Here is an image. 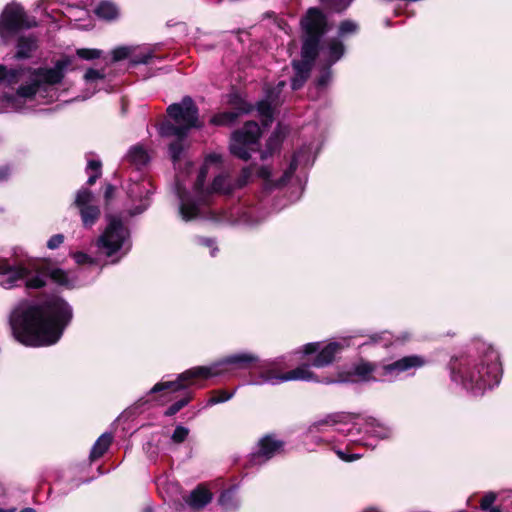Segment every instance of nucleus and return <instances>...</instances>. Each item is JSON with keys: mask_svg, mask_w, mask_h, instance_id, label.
I'll list each match as a JSON object with an SVG mask.
<instances>
[{"mask_svg": "<svg viewBox=\"0 0 512 512\" xmlns=\"http://www.w3.org/2000/svg\"><path fill=\"white\" fill-rule=\"evenodd\" d=\"M104 79H105V73L103 71L92 69V68L88 69L86 71V73L84 74V80L87 85L92 87V91L89 94L84 95L82 97V99H87V98L91 97L97 90V83L99 81H104Z\"/></svg>", "mask_w": 512, "mask_h": 512, "instance_id": "nucleus-30", "label": "nucleus"}, {"mask_svg": "<svg viewBox=\"0 0 512 512\" xmlns=\"http://www.w3.org/2000/svg\"><path fill=\"white\" fill-rule=\"evenodd\" d=\"M191 399H192V394L188 393L185 397H183L182 399L176 401L170 407H168V409L165 411V415L166 416H173V415H175L183 407H185L190 402Z\"/></svg>", "mask_w": 512, "mask_h": 512, "instance_id": "nucleus-37", "label": "nucleus"}, {"mask_svg": "<svg viewBox=\"0 0 512 512\" xmlns=\"http://www.w3.org/2000/svg\"><path fill=\"white\" fill-rule=\"evenodd\" d=\"M497 500V495L494 492L486 493L480 502L482 512H502L499 506L494 505Z\"/></svg>", "mask_w": 512, "mask_h": 512, "instance_id": "nucleus-33", "label": "nucleus"}, {"mask_svg": "<svg viewBox=\"0 0 512 512\" xmlns=\"http://www.w3.org/2000/svg\"><path fill=\"white\" fill-rule=\"evenodd\" d=\"M450 369L452 380L475 395L497 385L501 377L498 354L489 346L484 347L482 355L453 358Z\"/></svg>", "mask_w": 512, "mask_h": 512, "instance_id": "nucleus-6", "label": "nucleus"}, {"mask_svg": "<svg viewBox=\"0 0 512 512\" xmlns=\"http://www.w3.org/2000/svg\"><path fill=\"white\" fill-rule=\"evenodd\" d=\"M128 160L135 165L137 168H141L145 166L149 160V154L142 146H134L132 147L128 154H127Z\"/></svg>", "mask_w": 512, "mask_h": 512, "instance_id": "nucleus-28", "label": "nucleus"}, {"mask_svg": "<svg viewBox=\"0 0 512 512\" xmlns=\"http://www.w3.org/2000/svg\"><path fill=\"white\" fill-rule=\"evenodd\" d=\"M199 244L211 248L210 255L214 257L217 252V247L214 245V241L209 238H200Z\"/></svg>", "mask_w": 512, "mask_h": 512, "instance_id": "nucleus-48", "label": "nucleus"}, {"mask_svg": "<svg viewBox=\"0 0 512 512\" xmlns=\"http://www.w3.org/2000/svg\"><path fill=\"white\" fill-rule=\"evenodd\" d=\"M153 57L154 55L150 50H144L140 51L139 53H134V49L132 48L131 64H147Z\"/></svg>", "mask_w": 512, "mask_h": 512, "instance_id": "nucleus-36", "label": "nucleus"}, {"mask_svg": "<svg viewBox=\"0 0 512 512\" xmlns=\"http://www.w3.org/2000/svg\"><path fill=\"white\" fill-rule=\"evenodd\" d=\"M365 433L378 438L387 439L392 435V429L374 418L365 420Z\"/></svg>", "mask_w": 512, "mask_h": 512, "instance_id": "nucleus-26", "label": "nucleus"}, {"mask_svg": "<svg viewBox=\"0 0 512 512\" xmlns=\"http://www.w3.org/2000/svg\"><path fill=\"white\" fill-rule=\"evenodd\" d=\"M281 139H282V135L278 129L269 138V140L267 142V151L262 153V155H261L262 159H265L268 155L272 154V152L279 147Z\"/></svg>", "mask_w": 512, "mask_h": 512, "instance_id": "nucleus-35", "label": "nucleus"}, {"mask_svg": "<svg viewBox=\"0 0 512 512\" xmlns=\"http://www.w3.org/2000/svg\"><path fill=\"white\" fill-rule=\"evenodd\" d=\"M64 242V235L63 234H55L49 238L47 241V247L50 250H55L59 248Z\"/></svg>", "mask_w": 512, "mask_h": 512, "instance_id": "nucleus-46", "label": "nucleus"}, {"mask_svg": "<svg viewBox=\"0 0 512 512\" xmlns=\"http://www.w3.org/2000/svg\"><path fill=\"white\" fill-rule=\"evenodd\" d=\"M233 395V392L219 391L211 398H209V400L207 401V406H213L218 403L226 402L230 400L233 397Z\"/></svg>", "mask_w": 512, "mask_h": 512, "instance_id": "nucleus-42", "label": "nucleus"}, {"mask_svg": "<svg viewBox=\"0 0 512 512\" xmlns=\"http://www.w3.org/2000/svg\"><path fill=\"white\" fill-rule=\"evenodd\" d=\"M115 188L113 185L108 184L104 191V197L108 201L114 194Z\"/></svg>", "mask_w": 512, "mask_h": 512, "instance_id": "nucleus-51", "label": "nucleus"}, {"mask_svg": "<svg viewBox=\"0 0 512 512\" xmlns=\"http://www.w3.org/2000/svg\"><path fill=\"white\" fill-rule=\"evenodd\" d=\"M81 269L63 270L50 268L39 261H27L11 264L8 261L0 262V286L11 289L23 281L28 289H39L45 286L50 278L55 284L67 289L78 287L82 284L79 279Z\"/></svg>", "mask_w": 512, "mask_h": 512, "instance_id": "nucleus-5", "label": "nucleus"}, {"mask_svg": "<svg viewBox=\"0 0 512 512\" xmlns=\"http://www.w3.org/2000/svg\"><path fill=\"white\" fill-rule=\"evenodd\" d=\"M16 509L15 508H10V509H1L0 508V512H15Z\"/></svg>", "mask_w": 512, "mask_h": 512, "instance_id": "nucleus-53", "label": "nucleus"}, {"mask_svg": "<svg viewBox=\"0 0 512 512\" xmlns=\"http://www.w3.org/2000/svg\"><path fill=\"white\" fill-rule=\"evenodd\" d=\"M370 340L372 343H381L384 346H388L394 342V337L390 332L384 331L380 334L370 336Z\"/></svg>", "mask_w": 512, "mask_h": 512, "instance_id": "nucleus-41", "label": "nucleus"}, {"mask_svg": "<svg viewBox=\"0 0 512 512\" xmlns=\"http://www.w3.org/2000/svg\"><path fill=\"white\" fill-rule=\"evenodd\" d=\"M188 435H189V429L182 425H178V426H176V428L171 436V440L174 443L180 444L186 440Z\"/></svg>", "mask_w": 512, "mask_h": 512, "instance_id": "nucleus-44", "label": "nucleus"}, {"mask_svg": "<svg viewBox=\"0 0 512 512\" xmlns=\"http://www.w3.org/2000/svg\"><path fill=\"white\" fill-rule=\"evenodd\" d=\"M409 336L407 334H405L404 336H402L401 338L400 337H397L396 340H401V341H405L406 339H408Z\"/></svg>", "mask_w": 512, "mask_h": 512, "instance_id": "nucleus-54", "label": "nucleus"}, {"mask_svg": "<svg viewBox=\"0 0 512 512\" xmlns=\"http://www.w3.org/2000/svg\"><path fill=\"white\" fill-rule=\"evenodd\" d=\"M10 173L11 171L8 166H0V182L8 179Z\"/></svg>", "mask_w": 512, "mask_h": 512, "instance_id": "nucleus-50", "label": "nucleus"}, {"mask_svg": "<svg viewBox=\"0 0 512 512\" xmlns=\"http://www.w3.org/2000/svg\"><path fill=\"white\" fill-rule=\"evenodd\" d=\"M76 55L83 60H93L100 58L102 51L93 48H79L76 50Z\"/></svg>", "mask_w": 512, "mask_h": 512, "instance_id": "nucleus-38", "label": "nucleus"}, {"mask_svg": "<svg viewBox=\"0 0 512 512\" xmlns=\"http://www.w3.org/2000/svg\"><path fill=\"white\" fill-rule=\"evenodd\" d=\"M358 25L351 20H345L341 22L339 26L338 34L340 37H346L348 35L354 34L357 32Z\"/></svg>", "mask_w": 512, "mask_h": 512, "instance_id": "nucleus-39", "label": "nucleus"}, {"mask_svg": "<svg viewBox=\"0 0 512 512\" xmlns=\"http://www.w3.org/2000/svg\"><path fill=\"white\" fill-rule=\"evenodd\" d=\"M355 417L352 414L339 412L325 415L322 418H319L313 421L307 427V435L313 436L319 432H326L332 427H336L338 425H346L353 422Z\"/></svg>", "mask_w": 512, "mask_h": 512, "instance_id": "nucleus-19", "label": "nucleus"}, {"mask_svg": "<svg viewBox=\"0 0 512 512\" xmlns=\"http://www.w3.org/2000/svg\"><path fill=\"white\" fill-rule=\"evenodd\" d=\"M257 175L258 177L264 179L265 181H267L268 183L271 182V176H272V172L270 170L269 167H260L258 170H257Z\"/></svg>", "mask_w": 512, "mask_h": 512, "instance_id": "nucleus-49", "label": "nucleus"}, {"mask_svg": "<svg viewBox=\"0 0 512 512\" xmlns=\"http://www.w3.org/2000/svg\"><path fill=\"white\" fill-rule=\"evenodd\" d=\"M72 318L71 305L60 296L49 295L20 300L9 314V325L23 345L50 346L60 340Z\"/></svg>", "mask_w": 512, "mask_h": 512, "instance_id": "nucleus-1", "label": "nucleus"}, {"mask_svg": "<svg viewBox=\"0 0 512 512\" xmlns=\"http://www.w3.org/2000/svg\"><path fill=\"white\" fill-rule=\"evenodd\" d=\"M338 457L340 459H342L343 461H346V462H352L354 460H357L359 458H361V454H347L346 452L342 451V450H337L336 451Z\"/></svg>", "mask_w": 512, "mask_h": 512, "instance_id": "nucleus-47", "label": "nucleus"}, {"mask_svg": "<svg viewBox=\"0 0 512 512\" xmlns=\"http://www.w3.org/2000/svg\"><path fill=\"white\" fill-rule=\"evenodd\" d=\"M38 40L33 34L23 35L18 38L17 51L15 58L27 59L30 58L33 51L37 49Z\"/></svg>", "mask_w": 512, "mask_h": 512, "instance_id": "nucleus-24", "label": "nucleus"}, {"mask_svg": "<svg viewBox=\"0 0 512 512\" xmlns=\"http://www.w3.org/2000/svg\"><path fill=\"white\" fill-rule=\"evenodd\" d=\"M212 500V493L204 486L199 485L185 498V502L192 510H200Z\"/></svg>", "mask_w": 512, "mask_h": 512, "instance_id": "nucleus-22", "label": "nucleus"}, {"mask_svg": "<svg viewBox=\"0 0 512 512\" xmlns=\"http://www.w3.org/2000/svg\"><path fill=\"white\" fill-rule=\"evenodd\" d=\"M252 174L253 169L251 167H245L242 169L241 174L234 183L231 182L227 175L220 174L215 177L211 188L215 192L224 194L231 193L233 190L245 186L251 179Z\"/></svg>", "mask_w": 512, "mask_h": 512, "instance_id": "nucleus-20", "label": "nucleus"}, {"mask_svg": "<svg viewBox=\"0 0 512 512\" xmlns=\"http://www.w3.org/2000/svg\"><path fill=\"white\" fill-rule=\"evenodd\" d=\"M337 430L340 432H344V429H341V428H337Z\"/></svg>", "mask_w": 512, "mask_h": 512, "instance_id": "nucleus-57", "label": "nucleus"}, {"mask_svg": "<svg viewBox=\"0 0 512 512\" xmlns=\"http://www.w3.org/2000/svg\"><path fill=\"white\" fill-rule=\"evenodd\" d=\"M352 338L353 337H341L324 346H321L320 342L307 343L301 348V352L304 355L316 353L309 366L324 368L331 365L335 361L336 356L351 345Z\"/></svg>", "mask_w": 512, "mask_h": 512, "instance_id": "nucleus-12", "label": "nucleus"}, {"mask_svg": "<svg viewBox=\"0 0 512 512\" xmlns=\"http://www.w3.org/2000/svg\"><path fill=\"white\" fill-rule=\"evenodd\" d=\"M302 48L301 59L293 61L295 75L292 78V90H298L309 77L315 61L323 66L317 78L316 85L324 89L330 83L332 72L330 67L344 55L343 43L337 38L323 40V35L329 30L325 15L318 8H310L301 19Z\"/></svg>", "mask_w": 512, "mask_h": 512, "instance_id": "nucleus-3", "label": "nucleus"}, {"mask_svg": "<svg viewBox=\"0 0 512 512\" xmlns=\"http://www.w3.org/2000/svg\"><path fill=\"white\" fill-rule=\"evenodd\" d=\"M74 205L79 211L84 228H92L101 216V209L95 195L87 188H81L75 197Z\"/></svg>", "mask_w": 512, "mask_h": 512, "instance_id": "nucleus-16", "label": "nucleus"}, {"mask_svg": "<svg viewBox=\"0 0 512 512\" xmlns=\"http://www.w3.org/2000/svg\"><path fill=\"white\" fill-rule=\"evenodd\" d=\"M70 256L74 259V261L78 265H93L96 263L95 259L88 255L87 253L77 251L70 253Z\"/></svg>", "mask_w": 512, "mask_h": 512, "instance_id": "nucleus-40", "label": "nucleus"}, {"mask_svg": "<svg viewBox=\"0 0 512 512\" xmlns=\"http://www.w3.org/2000/svg\"><path fill=\"white\" fill-rule=\"evenodd\" d=\"M96 16L105 21H114L119 18V7L112 1H101L94 10Z\"/></svg>", "mask_w": 512, "mask_h": 512, "instance_id": "nucleus-27", "label": "nucleus"}, {"mask_svg": "<svg viewBox=\"0 0 512 512\" xmlns=\"http://www.w3.org/2000/svg\"><path fill=\"white\" fill-rule=\"evenodd\" d=\"M112 442V435L109 433L102 434L95 444L93 445L90 453L91 460H95L104 455V453L108 450L109 446Z\"/></svg>", "mask_w": 512, "mask_h": 512, "instance_id": "nucleus-29", "label": "nucleus"}, {"mask_svg": "<svg viewBox=\"0 0 512 512\" xmlns=\"http://www.w3.org/2000/svg\"><path fill=\"white\" fill-rule=\"evenodd\" d=\"M315 157L312 145L303 146L293 155L289 168L284 172L283 176L277 181L275 186L283 185L288 181L299 166H311L314 163Z\"/></svg>", "mask_w": 512, "mask_h": 512, "instance_id": "nucleus-21", "label": "nucleus"}, {"mask_svg": "<svg viewBox=\"0 0 512 512\" xmlns=\"http://www.w3.org/2000/svg\"><path fill=\"white\" fill-rule=\"evenodd\" d=\"M219 504L224 510H235L240 506V499L234 489H229L222 492L219 497Z\"/></svg>", "mask_w": 512, "mask_h": 512, "instance_id": "nucleus-31", "label": "nucleus"}, {"mask_svg": "<svg viewBox=\"0 0 512 512\" xmlns=\"http://www.w3.org/2000/svg\"><path fill=\"white\" fill-rule=\"evenodd\" d=\"M316 442H317V443H321V442H322V439L318 438V439L316 440Z\"/></svg>", "mask_w": 512, "mask_h": 512, "instance_id": "nucleus-56", "label": "nucleus"}, {"mask_svg": "<svg viewBox=\"0 0 512 512\" xmlns=\"http://www.w3.org/2000/svg\"><path fill=\"white\" fill-rule=\"evenodd\" d=\"M252 107L246 103H242L236 110L219 113L212 117L211 122L214 125H231L237 118L245 113H249Z\"/></svg>", "mask_w": 512, "mask_h": 512, "instance_id": "nucleus-23", "label": "nucleus"}, {"mask_svg": "<svg viewBox=\"0 0 512 512\" xmlns=\"http://www.w3.org/2000/svg\"><path fill=\"white\" fill-rule=\"evenodd\" d=\"M257 361L258 356L251 352L230 354L209 366H197L188 369L179 374L176 380L159 382L151 388L150 393L177 392L189 386L196 385L199 379H209L235 370L246 369Z\"/></svg>", "mask_w": 512, "mask_h": 512, "instance_id": "nucleus-7", "label": "nucleus"}, {"mask_svg": "<svg viewBox=\"0 0 512 512\" xmlns=\"http://www.w3.org/2000/svg\"><path fill=\"white\" fill-rule=\"evenodd\" d=\"M221 159V155L217 153L209 154L205 158L194 184L193 197L186 192L180 178L177 177L176 191L180 202L179 214L181 218L184 221H190L196 218H205L216 222L243 223L250 226L259 224L264 217H260L258 215V210L256 208H246L245 210H241L238 207L226 211L210 207V192L208 190H204L203 185L209 168L212 165L220 164Z\"/></svg>", "mask_w": 512, "mask_h": 512, "instance_id": "nucleus-4", "label": "nucleus"}, {"mask_svg": "<svg viewBox=\"0 0 512 512\" xmlns=\"http://www.w3.org/2000/svg\"><path fill=\"white\" fill-rule=\"evenodd\" d=\"M20 512H36L33 508H25L21 510Z\"/></svg>", "mask_w": 512, "mask_h": 512, "instance_id": "nucleus-55", "label": "nucleus"}, {"mask_svg": "<svg viewBox=\"0 0 512 512\" xmlns=\"http://www.w3.org/2000/svg\"><path fill=\"white\" fill-rule=\"evenodd\" d=\"M167 113L175 124L166 121L159 127L163 137H175L169 145V155L176 166L186 148V138L191 128L198 127V109L192 98L184 97L180 103L171 104Z\"/></svg>", "mask_w": 512, "mask_h": 512, "instance_id": "nucleus-8", "label": "nucleus"}, {"mask_svg": "<svg viewBox=\"0 0 512 512\" xmlns=\"http://www.w3.org/2000/svg\"><path fill=\"white\" fill-rule=\"evenodd\" d=\"M284 447V442L276 435H265L257 444V448L250 455V464L253 466L262 465L269 461L271 458L281 453Z\"/></svg>", "mask_w": 512, "mask_h": 512, "instance_id": "nucleus-18", "label": "nucleus"}, {"mask_svg": "<svg viewBox=\"0 0 512 512\" xmlns=\"http://www.w3.org/2000/svg\"><path fill=\"white\" fill-rule=\"evenodd\" d=\"M425 360L418 355L405 356L391 363H380L379 376H375L381 382H393L403 374H410L422 367Z\"/></svg>", "mask_w": 512, "mask_h": 512, "instance_id": "nucleus-14", "label": "nucleus"}, {"mask_svg": "<svg viewBox=\"0 0 512 512\" xmlns=\"http://www.w3.org/2000/svg\"><path fill=\"white\" fill-rule=\"evenodd\" d=\"M154 187L147 178L139 181L132 180L127 186V195L131 201L129 210L130 215L143 213L150 206V196L153 194Z\"/></svg>", "mask_w": 512, "mask_h": 512, "instance_id": "nucleus-15", "label": "nucleus"}, {"mask_svg": "<svg viewBox=\"0 0 512 512\" xmlns=\"http://www.w3.org/2000/svg\"><path fill=\"white\" fill-rule=\"evenodd\" d=\"M260 135L261 129L256 122H246L241 130L232 134L230 141L231 153L242 160H248L251 153L258 149Z\"/></svg>", "mask_w": 512, "mask_h": 512, "instance_id": "nucleus-13", "label": "nucleus"}, {"mask_svg": "<svg viewBox=\"0 0 512 512\" xmlns=\"http://www.w3.org/2000/svg\"><path fill=\"white\" fill-rule=\"evenodd\" d=\"M264 20L268 21L267 25H272L275 29L282 31L287 35L291 32L288 22L284 18L277 16L274 12H266L264 14Z\"/></svg>", "mask_w": 512, "mask_h": 512, "instance_id": "nucleus-32", "label": "nucleus"}, {"mask_svg": "<svg viewBox=\"0 0 512 512\" xmlns=\"http://www.w3.org/2000/svg\"><path fill=\"white\" fill-rule=\"evenodd\" d=\"M86 171L89 174L87 184L93 185L101 175V163L97 160H90Z\"/></svg>", "mask_w": 512, "mask_h": 512, "instance_id": "nucleus-34", "label": "nucleus"}, {"mask_svg": "<svg viewBox=\"0 0 512 512\" xmlns=\"http://www.w3.org/2000/svg\"><path fill=\"white\" fill-rule=\"evenodd\" d=\"M339 381H340V382H349V381H350V382H353V381H355V379H353V378H351V377H348V378L340 379Z\"/></svg>", "mask_w": 512, "mask_h": 512, "instance_id": "nucleus-52", "label": "nucleus"}, {"mask_svg": "<svg viewBox=\"0 0 512 512\" xmlns=\"http://www.w3.org/2000/svg\"><path fill=\"white\" fill-rule=\"evenodd\" d=\"M285 358L278 357L259 365L256 374L249 382L250 385H278L288 381H308L331 384L337 382L331 378L319 379L310 369L309 364H302L295 369L285 370Z\"/></svg>", "mask_w": 512, "mask_h": 512, "instance_id": "nucleus-9", "label": "nucleus"}, {"mask_svg": "<svg viewBox=\"0 0 512 512\" xmlns=\"http://www.w3.org/2000/svg\"><path fill=\"white\" fill-rule=\"evenodd\" d=\"M132 55V47H118L112 51V60L114 62L126 59Z\"/></svg>", "mask_w": 512, "mask_h": 512, "instance_id": "nucleus-45", "label": "nucleus"}, {"mask_svg": "<svg viewBox=\"0 0 512 512\" xmlns=\"http://www.w3.org/2000/svg\"><path fill=\"white\" fill-rule=\"evenodd\" d=\"M95 246L99 255L112 264L118 263L131 250L130 230L121 219L109 216L106 227L95 240Z\"/></svg>", "mask_w": 512, "mask_h": 512, "instance_id": "nucleus-10", "label": "nucleus"}, {"mask_svg": "<svg viewBox=\"0 0 512 512\" xmlns=\"http://www.w3.org/2000/svg\"><path fill=\"white\" fill-rule=\"evenodd\" d=\"M34 26L36 20L29 17L21 5L7 4L0 15V38L7 43L23 29Z\"/></svg>", "mask_w": 512, "mask_h": 512, "instance_id": "nucleus-11", "label": "nucleus"}, {"mask_svg": "<svg viewBox=\"0 0 512 512\" xmlns=\"http://www.w3.org/2000/svg\"><path fill=\"white\" fill-rule=\"evenodd\" d=\"M380 364L371 362H360L353 368V375L360 381H378L375 376H379Z\"/></svg>", "mask_w": 512, "mask_h": 512, "instance_id": "nucleus-25", "label": "nucleus"}, {"mask_svg": "<svg viewBox=\"0 0 512 512\" xmlns=\"http://www.w3.org/2000/svg\"><path fill=\"white\" fill-rule=\"evenodd\" d=\"M75 58L64 55L54 62L52 67L7 68L0 64V82L9 86L18 84L16 91L4 95L0 112H24L33 110L37 105L49 104L59 97L57 86L62 83L66 73L73 69Z\"/></svg>", "mask_w": 512, "mask_h": 512, "instance_id": "nucleus-2", "label": "nucleus"}, {"mask_svg": "<svg viewBox=\"0 0 512 512\" xmlns=\"http://www.w3.org/2000/svg\"><path fill=\"white\" fill-rule=\"evenodd\" d=\"M326 6L334 11L340 12L345 10L352 2V0H321Z\"/></svg>", "mask_w": 512, "mask_h": 512, "instance_id": "nucleus-43", "label": "nucleus"}, {"mask_svg": "<svg viewBox=\"0 0 512 512\" xmlns=\"http://www.w3.org/2000/svg\"><path fill=\"white\" fill-rule=\"evenodd\" d=\"M285 86V81H279L275 87L267 88L265 97L257 103V111L265 127L272 123L275 108L284 101L282 91Z\"/></svg>", "mask_w": 512, "mask_h": 512, "instance_id": "nucleus-17", "label": "nucleus"}]
</instances>
